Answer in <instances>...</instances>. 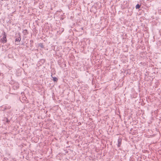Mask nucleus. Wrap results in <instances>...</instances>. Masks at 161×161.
<instances>
[{"label":"nucleus","mask_w":161,"mask_h":161,"mask_svg":"<svg viewBox=\"0 0 161 161\" xmlns=\"http://www.w3.org/2000/svg\"><path fill=\"white\" fill-rule=\"evenodd\" d=\"M6 35L4 32H3L0 37V42L4 44L7 42Z\"/></svg>","instance_id":"nucleus-1"},{"label":"nucleus","mask_w":161,"mask_h":161,"mask_svg":"<svg viewBox=\"0 0 161 161\" xmlns=\"http://www.w3.org/2000/svg\"><path fill=\"white\" fill-rule=\"evenodd\" d=\"M122 140L119 138L118 140V145L117 146L118 147H120L121 144Z\"/></svg>","instance_id":"nucleus-2"},{"label":"nucleus","mask_w":161,"mask_h":161,"mask_svg":"<svg viewBox=\"0 0 161 161\" xmlns=\"http://www.w3.org/2000/svg\"><path fill=\"white\" fill-rule=\"evenodd\" d=\"M20 36V35H19V36L15 39V42H19L21 40V38Z\"/></svg>","instance_id":"nucleus-3"},{"label":"nucleus","mask_w":161,"mask_h":161,"mask_svg":"<svg viewBox=\"0 0 161 161\" xmlns=\"http://www.w3.org/2000/svg\"><path fill=\"white\" fill-rule=\"evenodd\" d=\"M52 78H53V80L54 81H57L58 80V79L56 77H52Z\"/></svg>","instance_id":"nucleus-4"},{"label":"nucleus","mask_w":161,"mask_h":161,"mask_svg":"<svg viewBox=\"0 0 161 161\" xmlns=\"http://www.w3.org/2000/svg\"><path fill=\"white\" fill-rule=\"evenodd\" d=\"M140 5H139V4H137L136 6V9H138L140 8Z\"/></svg>","instance_id":"nucleus-5"},{"label":"nucleus","mask_w":161,"mask_h":161,"mask_svg":"<svg viewBox=\"0 0 161 161\" xmlns=\"http://www.w3.org/2000/svg\"><path fill=\"white\" fill-rule=\"evenodd\" d=\"M64 29H63V30H62V31H64Z\"/></svg>","instance_id":"nucleus-6"}]
</instances>
